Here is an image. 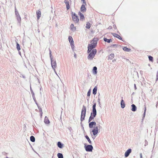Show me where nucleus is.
Returning <instances> with one entry per match:
<instances>
[{"mask_svg": "<svg viewBox=\"0 0 158 158\" xmlns=\"http://www.w3.org/2000/svg\"><path fill=\"white\" fill-rule=\"evenodd\" d=\"M30 90H31V94L32 95V97L34 98V96H35V94H34L31 86H30Z\"/></svg>", "mask_w": 158, "mask_h": 158, "instance_id": "f704fd0d", "label": "nucleus"}, {"mask_svg": "<svg viewBox=\"0 0 158 158\" xmlns=\"http://www.w3.org/2000/svg\"><path fill=\"white\" fill-rule=\"evenodd\" d=\"M131 106L132 107L131 110L133 112L137 110V107L134 104H132L131 105Z\"/></svg>", "mask_w": 158, "mask_h": 158, "instance_id": "2eb2a0df", "label": "nucleus"}, {"mask_svg": "<svg viewBox=\"0 0 158 158\" xmlns=\"http://www.w3.org/2000/svg\"><path fill=\"white\" fill-rule=\"evenodd\" d=\"M118 46V45L117 44H112V45H111L110 46V47L111 48H114V47L115 46H116V47H117Z\"/></svg>", "mask_w": 158, "mask_h": 158, "instance_id": "79ce46f5", "label": "nucleus"}, {"mask_svg": "<svg viewBox=\"0 0 158 158\" xmlns=\"http://www.w3.org/2000/svg\"><path fill=\"white\" fill-rule=\"evenodd\" d=\"M33 98V99L34 102H35V104H36L37 106H38V104L36 102V98H35V96H34V98Z\"/></svg>", "mask_w": 158, "mask_h": 158, "instance_id": "a19ab883", "label": "nucleus"}, {"mask_svg": "<svg viewBox=\"0 0 158 158\" xmlns=\"http://www.w3.org/2000/svg\"><path fill=\"white\" fill-rule=\"evenodd\" d=\"M78 15L80 16V20H82L84 19L85 17L84 15L80 12H78Z\"/></svg>", "mask_w": 158, "mask_h": 158, "instance_id": "6ab92c4d", "label": "nucleus"}, {"mask_svg": "<svg viewBox=\"0 0 158 158\" xmlns=\"http://www.w3.org/2000/svg\"><path fill=\"white\" fill-rule=\"evenodd\" d=\"M19 54L20 55H21V53L20 52H19Z\"/></svg>", "mask_w": 158, "mask_h": 158, "instance_id": "680f3d73", "label": "nucleus"}, {"mask_svg": "<svg viewBox=\"0 0 158 158\" xmlns=\"http://www.w3.org/2000/svg\"><path fill=\"white\" fill-rule=\"evenodd\" d=\"M157 63H158V59H157Z\"/></svg>", "mask_w": 158, "mask_h": 158, "instance_id": "774afa93", "label": "nucleus"}, {"mask_svg": "<svg viewBox=\"0 0 158 158\" xmlns=\"http://www.w3.org/2000/svg\"><path fill=\"white\" fill-rule=\"evenodd\" d=\"M96 123L94 121H92L89 123V128H91L94 127V126L96 125Z\"/></svg>", "mask_w": 158, "mask_h": 158, "instance_id": "6e6552de", "label": "nucleus"}, {"mask_svg": "<svg viewBox=\"0 0 158 158\" xmlns=\"http://www.w3.org/2000/svg\"><path fill=\"white\" fill-rule=\"evenodd\" d=\"M70 27L71 30L73 31H75L76 30V27L74 26L73 24H72L70 26Z\"/></svg>", "mask_w": 158, "mask_h": 158, "instance_id": "a211bd4d", "label": "nucleus"}, {"mask_svg": "<svg viewBox=\"0 0 158 158\" xmlns=\"http://www.w3.org/2000/svg\"><path fill=\"white\" fill-rule=\"evenodd\" d=\"M86 107L84 105H83L81 110V122L85 120V118L86 114Z\"/></svg>", "mask_w": 158, "mask_h": 158, "instance_id": "f03ea898", "label": "nucleus"}, {"mask_svg": "<svg viewBox=\"0 0 158 158\" xmlns=\"http://www.w3.org/2000/svg\"><path fill=\"white\" fill-rule=\"evenodd\" d=\"M111 34L115 37H116L119 39V40H121L123 41H124L123 40H122V37L119 35H118L117 34L112 33Z\"/></svg>", "mask_w": 158, "mask_h": 158, "instance_id": "1a4fd4ad", "label": "nucleus"}, {"mask_svg": "<svg viewBox=\"0 0 158 158\" xmlns=\"http://www.w3.org/2000/svg\"><path fill=\"white\" fill-rule=\"evenodd\" d=\"M98 40L97 38H94L91 41V44L88 45L87 52L89 54L87 56L89 60H92L97 52V49L94 48L97 46Z\"/></svg>", "mask_w": 158, "mask_h": 158, "instance_id": "f257e3e1", "label": "nucleus"}, {"mask_svg": "<svg viewBox=\"0 0 158 158\" xmlns=\"http://www.w3.org/2000/svg\"><path fill=\"white\" fill-rule=\"evenodd\" d=\"M148 59L149 61L152 62L153 61V57L151 56H148Z\"/></svg>", "mask_w": 158, "mask_h": 158, "instance_id": "72a5a7b5", "label": "nucleus"}, {"mask_svg": "<svg viewBox=\"0 0 158 158\" xmlns=\"http://www.w3.org/2000/svg\"><path fill=\"white\" fill-rule=\"evenodd\" d=\"M49 53H52L51 50H50V49H49Z\"/></svg>", "mask_w": 158, "mask_h": 158, "instance_id": "bf43d9fd", "label": "nucleus"}, {"mask_svg": "<svg viewBox=\"0 0 158 158\" xmlns=\"http://www.w3.org/2000/svg\"><path fill=\"white\" fill-rule=\"evenodd\" d=\"M74 56L75 58H76V55L75 53H74Z\"/></svg>", "mask_w": 158, "mask_h": 158, "instance_id": "13d9d810", "label": "nucleus"}, {"mask_svg": "<svg viewBox=\"0 0 158 158\" xmlns=\"http://www.w3.org/2000/svg\"><path fill=\"white\" fill-rule=\"evenodd\" d=\"M81 1L83 2V4H85L86 5V3L85 0H81Z\"/></svg>", "mask_w": 158, "mask_h": 158, "instance_id": "09e8293b", "label": "nucleus"}, {"mask_svg": "<svg viewBox=\"0 0 158 158\" xmlns=\"http://www.w3.org/2000/svg\"><path fill=\"white\" fill-rule=\"evenodd\" d=\"M71 46L72 49L73 50H74V43H73L70 44Z\"/></svg>", "mask_w": 158, "mask_h": 158, "instance_id": "e433bc0d", "label": "nucleus"}, {"mask_svg": "<svg viewBox=\"0 0 158 158\" xmlns=\"http://www.w3.org/2000/svg\"><path fill=\"white\" fill-rule=\"evenodd\" d=\"M36 15L37 19H39L41 15V13L40 10H38L36 11Z\"/></svg>", "mask_w": 158, "mask_h": 158, "instance_id": "dca6fc26", "label": "nucleus"}, {"mask_svg": "<svg viewBox=\"0 0 158 158\" xmlns=\"http://www.w3.org/2000/svg\"><path fill=\"white\" fill-rule=\"evenodd\" d=\"M85 138L87 139V141L89 142V143L90 144H92V142L91 141V140H90V139L89 138V136L87 135H86L85 136Z\"/></svg>", "mask_w": 158, "mask_h": 158, "instance_id": "bb28decb", "label": "nucleus"}, {"mask_svg": "<svg viewBox=\"0 0 158 158\" xmlns=\"http://www.w3.org/2000/svg\"><path fill=\"white\" fill-rule=\"evenodd\" d=\"M44 122L46 124H49L50 123V121L47 116H45L44 119Z\"/></svg>", "mask_w": 158, "mask_h": 158, "instance_id": "4be33fe9", "label": "nucleus"}, {"mask_svg": "<svg viewBox=\"0 0 158 158\" xmlns=\"http://www.w3.org/2000/svg\"><path fill=\"white\" fill-rule=\"evenodd\" d=\"M17 20L19 23H20L21 21V18L19 15L16 16Z\"/></svg>", "mask_w": 158, "mask_h": 158, "instance_id": "c85d7f7f", "label": "nucleus"}, {"mask_svg": "<svg viewBox=\"0 0 158 158\" xmlns=\"http://www.w3.org/2000/svg\"><path fill=\"white\" fill-rule=\"evenodd\" d=\"M87 99L88 101L89 100V98H87Z\"/></svg>", "mask_w": 158, "mask_h": 158, "instance_id": "0e129e2a", "label": "nucleus"}, {"mask_svg": "<svg viewBox=\"0 0 158 158\" xmlns=\"http://www.w3.org/2000/svg\"><path fill=\"white\" fill-rule=\"evenodd\" d=\"M158 80V71H157L156 75V81H157Z\"/></svg>", "mask_w": 158, "mask_h": 158, "instance_id": "49530a36", "label": "nucleus"}, {"mask_svg": "<svg viewBox=\"0 0 158 158\" xmlns=\"http://www.w3.org/2000/svg\"><path fill=\"white\" fill-rule=\"evenodd\" d=\"M69 40L70 44L73 43H74L73 39L71 36H69Z\"/></svg>", "mask_w": 158, "mask_h": 158, "instance_id": "393cba45", "label": "nucleus"}, {"mask_svg": "<svg viewBox=\"0 0 158 158\" xmlns=\"http://www.w3.org/2000/svg\"><path fill=\"white\" fill-rule=\"evenodd\" d=\"M23 77L24 78L25 77L24 76H23Z\"/></svg>", "mask_w": 158, "mask_h": 158, "instance_id": "69168bd1", "label": "nucleus"}, {"mask_svg": "<svg viewBox=\"0 0 158 158\" xmlns=\"http://www.w3.org/2000/svg\"><path fill=\"white\" fill-rule=\"evenodd\" d=\"M30 139L31 141L32 142H34L35 141V137L32 135H31L30 137Z\"/></svg>", "mask_w": 158, "mask_h": 158, "instance_id": "a878e982", "label": "nucleus"}, {"mask_svg": "<svg viewBox=\"0 0 158 158\" xmlns=\"http://www.w3.org/2000/svg\"><path fill=\"white\" fill-rule=\"evenodd\" d=\"M90 27V23L89 22H87L86 24L85 27L87 29H89Z\"/></svg>", "mask_w": 158, "mask_h": 158, "instance_id": "2f4dec72", "label": "nucleus"}, {"mask_svg": "<svg viewBox=\"0 0 158 158\" xmlns=\"http://www.w3.org/2000/svg\"><path fill=\"white\" fill-rule=\"evenodd\" d=\"M134 88H135V90L137 88H136V84H134Z\"/></svg>", "mask_w": 158, "mask_h": 158, "instance_id": "3c124183", "label": "nucleus"}, {"mask_svg": "<svg viewBox=\"0 0 158 158\" xmlns=\"http://www.w3.org/2000/svg\"><path fill=\"white\" fill-rule=\"evenodd\" d=\"M140 158H142V154L141 153L140 154Z\"/></svg>", "mask_w": 158, "mask_h": 158, "instance_id": "864d4df0", "label": "nucleus"}, {"mask_svg": "<svg viewBox=\"0 0 158 158\" xmlns=\"http://www.w3.org/2000/svg\"><path fill=\"white\" fill-rule=\"evenodd\" d=\"M95 117V116H93L90 115V116L89 118L88 122L89 123L90 122H91L92 120H93L94 118Z\"/></svg>", "mask_w": 158, "mask_h": 158, "instance_id": "cd10ccee", "label": "nucleus"}, {"mask_svg": "<svg viewBox=\"0 0 158 158\" xmlns=\"http://www.w3.org/2000/svg\"><path fill=\"white\" fill-rule=\"evenodd\" d=\"M57 156L58 158H63V155L61 153H58L57 154Z\"/></svg>", "mask_w": 158, "mask_h": 158, "instance_id": "7c9ffc66", "label": "nucleus"}, {"mask_svg": "<svg viewBox=\"0 0 158 158\" xmlns=\"http://www.w3.org/2000/svg\"><path fill=\"white\" fill-rule=\"evenodd\" d=\"M42 114H43V112H40V117H41L42 116Z\"/></svg>", "mask_w": 158, "mask_h": 158, "instance_id": "603ef678", "label": "nucleus"}, {"mask_svg": "<svg viewBox=\"0 0 158 158\" xmlns=\"http://www.w3.org/2000/svg\"><path fill=\"white\" fill-rule=\"evenodd\" d=\"M97 68L96 66H94L93 68V74H97Z\"/></svg>", "mask_w": 158, "mask_h": 158, "instance_id": "aec40b11", "label": "nucleus"}, {"mask_svg": "<svg viewBox=\"0 0 158 158\" xmlns=\"http://www.w3.org/2000/svg\"><path fill=\"white\" fill-rule=\"evenodd\" d=\"M97 115L96 110H92V111L90 115L96 117Z\"/></svg>", "mask_w": 158, "mask_h": 158, "instance_id": "4468645a", "label": "nucleus"}, {"mask_svg": "<svg viewBox=\"0 0 158 158\" xmlns=\"http://www.w3.org/2000/svg\"><path fill=\"white\" fill-rule=\"evenodd\" d=\"M16 48L18 51H19L21 49L20 46L18 42H16Z\"/></svg>", "mask_w": 158, "mask_h": 158, "instance_id": "c756f323", "label": "nucleus"}, {"mask_svg": "<svg viewBox=\"0 0 158 158\" xmlns=\"http://www.w3.org/2000/svg\"><path fill=\"white\" fill-rule=\"evenodd\" d=\"M15 14L16 16L19 15V12L17 10L15 7Z\"/></svg>", "mask_w": 158, "mask_h": 158, "instance_id": "c9c22d12", "label": "nucleus"}, {"mask_svg": "<svg viewBox=\"0 0 158 158\" xmlns=\"http://www.w3.org/2000/svg\"><path fill=\"white\" fill-rule=\"evenodd\" d=\"M115 60H112V61H113V62H114V61H115Z\"/></svg>", "mask_w": 158, "mask_h": 158, "instance_id": "e2e57ef3", "label": "nucleus"}, {"mask_svg": "<svg viewBox=\"0 0 158 158\" xmlns=\"http://www.w3.org/2000/svg\"><path fill=\"white\" fill-rule=\"evenodd\" d=\"M146 111V106H145V109H144V112L143 115V118H142V120H143L144 118L145 117Z\"/></svg>", "mask_w": 158, "mask_h": 158, "instance_id": "473e14b6", "label": "nucleus"}, {"mask_svg": "<svg viewBox=\"0 0 158 158\" xmlns=\"http://www.w3.org/2000/svg\"><path fill=\"white\" fill-rule=\"evenodd\" d=\"M38 107V109L39 110V111L40 112H42V109L39 106V105H38V106H37Z\"/></svg>", "mask_w": 158, "mask_h": 158, "instance_id": "37998d69", "label": "nucleus"}, {"mask_svg": "<svg viewBox=\"0 0 158 158\" xmlns=\"http://www.w3.org/2000/svg\"><path fill=\"white\" fill-rule=\"evenodd\" d=\"M91 94V89H90L88 91L87 94V96L89 97L90 95Z\"/></svg>", "mask_w": 158, "mask_h": 158, "instance_id": "4c0bfd02", "label": "nucleus"}, {"mask_svg": "<svg viewBox=\"0 0 158 158\" xmlns=\"http://www.w3.org/2000/svg\"><path fill=\"white\" fill-rule=\"evenodd\" d=\"M97 89H98V88H97V86H95V87H94L93 89V94L94 95H95L96 94Z\"/></svg>", "mask_w": 158, "mask_h": 158, "instance_id": "412c9836", "label": "nucleus"}, {"mask_svg": "<svg viewBox=\"0 0 158 158\" xmlns=\"http://www.w3.org/2000/svg\"><path fill=\"white\" fill-rule=\"evenodd\" d=\"M131 152V148H129L126 151L125 153L124 156L125 157H127Z\"/></svg>", "mask_w": 158, "mask_h": 158, "instance_id": "0eeeda50", "label": "nucleus"}, {"mask_svg": "<svg viewBox=\"0 0 158 158\" xmlns=\"http://www.w3.org/2000/svg\"><path fill=\"white\" fill-rule=\"evenodd\" d=\"M158 106V102L157 101L156 102V108H157Z\"/></svg>", "mask_w": 158, "mask_h": 158, "instance_id": "6e6d98bb", "label": "nucleus"}, {"mask_svg": "<svg viewBox=\"0 0 158 158\" xmlns=\"http://www.w3.org/2000/svg\"><path fill=\"white\" fill-rule=\"evenodd\" d=\"M71 14L73 20L74 22L78 23L79 19L77 15L73 12H72Z\"/></svg>", "mask_w": 158, "mask_h": 158, "instance_id": "7ed1b4c3", "label": "nucleus"}, {"mask_svg": "<svg viewBox=\"0 0 158 158\" xmlns=\"http://www.w3.org/2000/svg\"><path fill=\"white\" fill-rule=\"evenodd\" d=\"M103 40L105 42H107V43H109L111 42H112V40L111 39H108L104 37L103 38Z\"/></svg>", "mask_w": 158, "mask_h": 158, "instance_id": "f3484780", "label": "nucleus"}, {"mask_svg": "<svg viewBox=\"0 0 158 158\" xmlns=\"http://www.w3.org/2000/svg\"><path fill=\"white\" fill-rule=\"evenodd\" d=\"M108 29H112V27L111 26H109L108 28Z\"/></svg>", "mask_w": 158, "mask_h": 158, "instance_id": "5fc2aeb1", "label": "nucleus"}, {"mask_svg": "<svg viewBox=\"0 0 158 158\" xmlns=\"http://www.w3.org/2000/svg\"><path fill=\"white\" fill-rule=\"evenodd\" d=\"M101 127V126H100L99 125V126H98V127H99V128H100V127Z\"/></svg>", "mask_w": 158, "mask_h": 158, "instance_id": "052dcab7", "label": "nucleus"}, {"mask_svg": "<svg viewBox=\"0 0 158 158\" xmlns=\"http://www.w3.org/2000/svg\"><path fill=\"white\" fill-rule=\"evenodd\" d=\"M114 56V53H111L110 54L108 57V60H112V59Z\"/></svg>", "mask_w": 158, "mask_h": 158, "instance_id": "b1692460", "label": "nucleus"}, {"mask_svg": "<svg viewBox=\"0 0 158 158\" xmlns=\"http://www.w3.org/2000/svg\"><path fill=\"white\" fill-rule=\"evenodd\" d=\"M80 9L81 11L82 12H85L86 10V8L85 5L84 4H82L81 6Z\"/></svg>", "mask_w": 158, "mask_h": 158, "instance_id": "ddd939ff", "label": "nucleus"}, {"mask_svg": "<svg viewBox=\"0 0 158 158\" xmlns=\"http://www.w3.org/2000/svg\"><path fill=\"white\" fill-rule=\"evenodd\" d=\"M94 128V129L92 130V132L93 133V135L95 136L97 135L98 132V126H95Z\"/></svg>", "mask_w": 158, "mask_h": 158, "instance_id": "39448f33", "label": "nucleus"}, {"mask_svg": "<svg viewBox=\"0 0 158 158\" xmlns=\"http://www.w3.org/2000/svg\"><path fill=\"white\" fill-rule=\"evenodd\" d=\"M49 55L50 59H53V57L52 53H49Z\"/></svg>", "mask_w": 158, "mask_h": 158, "instance_id": "a18cd8bd", "label": "nucleus"}, {"mask_svg": "<svg viewBox=\"0 0 158 158\" xmlns=\"http://www.w3.org/2000/svg\"><path fill=\"white\" fill-rule=\"evenodd\" d=\"M96 103H95L93 104V106H92V110H96Z\"/></svg>", "mask_w": 158, "mask_h": 158, "instance_id": "58836bf2", "label": "nucleus"}, {"mask_svg": "<svg viewBox=\"0 0 158 158\" xmlns=\"http://www.w3.org/2000/svg\"><path fill=\"white\" fill-rule=\"evenodd\" d=\"M121 98L122 100L120 102L121 106L122 108H124L125 107V104L124 102V100L123 99V97H122Z\"/></svg>", "mask_w": 158, "mask_h": 158, "instance_id": "9b49d317", "label": "nucleus"}, {"mask_svg": "<svg viewBox=\"0 0 158 158\" xmlns=\"http://www.w3.org/2000/svg\"><path fill=\"white\" fill-rule=\"evenodd\" d=\"M113 28L114 29H116L117 28L116 25H113Z\"/></svg>", "mask_w": 158, "mask_h": 158, "instance_id": "8fccbe9b", "label": "nucleus"}, {"mask_svg": "<svg viewBox=\"0 0 158 158\" xmlns=\"http://www.w3.org/2000/svg\"><path fill=\"white\" fill-rule=\"evenodd\" d=\"M123 49L124 51L126 52H130L131 51L130 48H127L126 47H125L123 48Z\"/></svg>", "mask_w": 158, "mask_h": 158, "instance_id": "5701e85b", "label": "nucleus"}, {"mask_svg": "<svg viewBox=\"0 0 158 158\" xmlns=\"http://www.w3.org/2000/svg\"><path fill=\"white\" fill-rule=\"evenodd\" d=\"M148 144V141H147L146 140H145V144H144V146H146Z\"/></svg>", "mask_w": 158, "mask_h": 158, "instance_id": "c03bdc74", "label": "nucleus"}, {"mask_svg": "<svg viewBox=\"0 0 158 158\" xmlns=\"http://www.w3.org/2000/svg\"><path fill=\"white\" fill-rule=\"evenodd\" d=\"M64 2L66 4L67 10H69L70 7L69 1L67 0H64Z\"/></svg>", "mask_w": 158, "mask_h": 158, "instance_id": "9d476101", "label": "nucleus"}, {"mask_svg": "<svg viewBox=\"0 0 158 158\" xmlns=\"http://www.w3.org/2000/svg\"><path fill=\"white\" fill-rule=\"evenodd\" d=\"M52 69H53V70H54V72L58 76V75L57 74V73H56V69H55L56 68H53Z\"/></svg>", "mask_w": 158, "mask_h": 158, "instance_id": "de8ad7c7", "label": "nucleus"}, {"mask_svg": "<svg viewBox=\"0 0 158 158\" xmlns=\"http://www.w3.org/2000/svg\"><path fill=\"white\" fill-rule=\"evenodd\" d=\"M51 60V64L52 68H56V61L52 59Z\"/></svg>", "mask_w": 158, "mask_h": 158, "instance_id": "423d86ee", "label": "nucleus"}, {"mask_svg": "<svg viewBox=\"0 0 158 158\" xmlns=\"http://www.w3.org/2000/svg\"><path fill=\"white\" fill-rule=\"evenodd\" d=\"M57 146L60 148H62L64 147V144L58 141L57 144Z\"/></svg>", "mask_w": 158, "mask_h": 158, "instance_id": "f8f14e48", "label": "nucleus"}, {"mask_svg": "<svg viewBox=\"0 0 158 158\" xmlns=\"http://www.w3.org/2000/svg\"><path fill=\"white\" fill-rule=\"evenodd\" d=\"M38 32H40V31H39V30H38Z\"/></svg>", "mask_w": 158, "mask_h": 158, "instance_id": "338daca9", "label": "nucleus"}, {"mask_svg": "<svg viewBox=\"0 0 158 158\" xmlns=\"http://www.w3.org/2000/svg\"><path fill=\"white\" fill-rule=\"evenodd\" d=\"M81 126H82V127H83V129H84L83 127V125L82 124V123H81Z\"/></svg>", "mask_w": 158, "mask_h": 158, "instance_id": "4d7b16f0", "label": "nucleus"}, {"mask_svg": "<svg viewBox=\"0 0 158 158\" xmlns=\"http://www.w3.org/2000/svg\"><path fill=\"white\" fill-rule=\"evenodd\" d=\"M98 103L99 105L101 107V103L100 102V99L99 98V95L98 96Z\"/></svg>", "mask_w": 158, "mask_h": 158, "instance_id": "ea45409f", "label": "nucleus"}, {"mask_svg": "<svg viewBox=\"0 0 158 158\" xmlns=\"http://www.w3.org/2000/svg\"><path fill=\"white\" fill-rule=\"evenodd\" d=\"M84 147L86 151L91 152L93 149V147L91 145H85Z\"/></svg>", "mask_w": 158, "mask_h": 158, "instance_id": "20e7f679", "label": "nucleus"}]
</instances>
